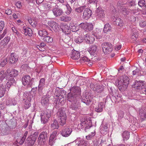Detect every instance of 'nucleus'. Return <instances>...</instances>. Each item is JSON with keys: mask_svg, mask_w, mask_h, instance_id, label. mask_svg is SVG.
<instances>
[{"mask_svg": "<svg viewBox=\"0 0 146 146\" xmlns=\"http://www.w3.org/2000/svg\"><path fill=\"white\" fill-rule=\"evenodd\" d=\"M66 6L67 9L66 13L67 15H69L72 12V8L70 5L68 3L66 5Z\"/></svg>", "mask_w": 146, "mask_h": 146, "instance_id": "obj_53", "label": "nucleus"}, {"mask_svg": "<svg viewBox=\"0 0 146 146\" xmlns=\"http://www.w3.org/2000/svg\"><path fill=\"white\" fill-rule=\"evenodd\" d=\"M131 31L132 33L131 36V38L133 40H135L138 36L137 31L134 29H132Z\"/></svg>", "mask_w": 146, "mask_h": 146, "instance_id": "obj_37", "label": "nucleus"}, {"mask_svg": "<svg viewBox=\"0 0 146 146\" xmlns=\"http://www.w3.org/2000/svg\"><path fill=\"white\" fill-rule=\"evenodd\" d=\"M49 101L48 98L42 97L41 100V103L43 106H46L48 103Z\"/></svg>", "mask_w": 146, "mask_h": 146, "instance_id": "obj_44", "label": "nucleus"}, {"mask_svg": "<svg viewBox=\"0 0 146 146\" xmlns=\"http://www.w3.org/2000/svg\"><path fill=\"white\" fill-rule=\"evenodd\" d=\"M72 131V128L68 126L62 130L61 134L63 137H68L71 134Z\"/></svg>", "mask_w": 146, "mask_h": 146, "instance_id": "obj_18", "label": "nucleus"}, {"mask_svg": "<svg viewBox=\"0 0 146 146\" xmlns=\"http://www.w3.org/2000/svg\"><path fill=\"white\" fill-rule=\"evenodd\" d=\"M18 59V56L13 53H12L9 57V61L11 64H14Z\"/></svg>", "mask_w": 146, "mask_h": 146, "instance_id": "obj_33", "label": "nucleus"}, {"mask_svg": "<svg viewBox=\"0 0 146 146\" xmlns=\"http://www.w3.org/2000/svg\"><path fill=\"white\" fill-rule=\"evenodd\" d=\"M29 100H25V102L24 108L25 109H27L31 106V104Z\"/></svg>", "mask_w": 146, "mask_h": 146, "instance_id": "obj_51", "label": "nucleus"}, {"mask_svg": "<svg viewBox=\"0 0 146 146\" xmlns=\"http://www.w3.org/2000/svg\"><path fill=\"white\" fill-rule=\"evenodd\" d=\"M45 84V79L44 78L40 79L38 88V93L39 95H41L42 92V90Z\"/></svg>", "mask_w": 146, "mask_h": 146, "instance_id": "obj_15", "label": "nucleus"}, {"mask_svg": "<svg viewBox=\"0 0 146 146\" xmlns=\"http://www.w3.org/2000/svg\"><path fill=\"white\" fill-rule=\"evenodd\" d=\"M22 52L21 53L22 55L25 57L27 56V48H24L22 49Z\"/></svg>", "mask_w": 146, "mask_h": 146, "instance_id": "obj_57", "label": "nucleus"}, {"mask_svg": "<svg viewBox=\"0 0 146 146\" xmlns=\"http://www.w3.org/2000/svg\"><path fill=\"white\" fill-rule=\"evenodd\" d=\"M80 104L77 102L75 103H72L70 106V108L71 109L76 111L80 109Z\"/></svg>", "mask_w": 146, "mask_h": 146, "instance_id": "obj_35", "label": "nucleus"}, {"mask_svg": "<svg viewBox=\"0 0 146 146\" xmlns=\"http://www.w3.org/2000/svg\"><path fill=\"white\" fill-rule=\"evenodd\" d=\"M71 20V18L67 16H63L60 18V20L62 21L67 22Z\"/></svg>", "mask_w": 146, "mask_h": 146, "instance_id": "obj_49", "label": "nucleus"}, {"mask_svg": "<svg viewBox=\"0 0 146 146\" xmlns=\"http://www.w3.org/2000/svg\"><path fill=\"white\" fill-rule=\"evenodd\" d=\"M5 123L9 127L13 128L15 127L16 126L17 123L16 121L13 117L10 119H7L5 120Z\"/></svg>", "mask_w": 146, "mask_h": 146, "instance_id": "obj_16", "label": "nucleus"}, {"mask_svg": "<svg viewBox=\"0 0 146 146\" xmlns=\"http://www.w3.org/2000/svg\"><path fill=\"white\" fill-rule=\"evenodd\" d=\"M70 29V30H71L72 32H75L77 31L76 27L74 25L71 26V27H69Z\"/></svg>", "mask_w": 146, "mask_h": 146, "instance_id": "obj_64", "label": "nucleus"}, {"mask_svg": "<svg viewBox=\"0 0 146 146\" xmlns=\"http://www.w3.org/2000/svg\"><path fill=\"white\" fill-rule=\"evenodd\" d=\"M84 40V38L82 37H78V38L75 39L74 41L78 44H80Z\"/></svg>", "mask_w": 146, "mask_h": 146, "instance_id": "obj_54", "label": "nucleus"}, {"mask_svg": "<svg viewBox=\"0 0 146 146\" xmlns=\"http://www.w3.org/2000/svg\"><path fill=\"white\" fill-rule=\"evenodd\" d=\"M42 40L45 42H52L53 41V39L52 37L47 36L44 37Z\"/></svg>", "mask_w": 146, "mask_h": 146, "instance_id": "obj_46", "label": "nucleus"}, {"mask_svg": "<svg viewBox=\"0 0 146 146\" xmlns=\"http://www.w3.org/2000/svg\"><path fill=\"white\" fill-rule=\"evenodd\" d=\"M81 59L84 62H89L90 61V60L86 56L81 57Z\"/></svg>", "mask_w": 146, "mask_h": 146, "instance_id": "obj_62", "label": "nucleus"}, {"mask_svg": "<svg viewBox=\"0 0 146 146\" xmlns=\"http://www.w3.org/2000/svg\"><path fill=\"white\" fill-rule=\"evenodd\" d=\"M79 27L87 32L91 31L93 29V26L91 23H82L79 25Z\"/></svg>", "mask_w": 146, "mask_h": 146, "instance_id": "obj_4", "label": "nucleus"}, {"mask_svg": "<svg viewBox=\"0 0 146 146\" xmlns=\"http://www.w3.org/2000/svg\"><path fill=\"white\" fill-rule=\"evenodd\" d=\"M52 11L54 15L56 17L61 16L63 13L62 9L56 5L53 9Z\"/></svg>", "mask_w": 146, "mask_h": 146, "instance_id": "obj_6", "label": "nucleus"}, {"mask_svg": "<svg viewBox=\"0 0 146 146\" xmlns=\"http://www.w3.org/2000/svg\"><path fill=\"white\" fill-rule=\"evenodd\" d=\"M92 98L91 95L87 94L83 96L81 99V101L87 105H89L92 102Z\"/></svg>", "mask_w": 146, "mask_h": 146, "instance_id": "obj_9", "label": "nucleus"}, {"mask_svg": "<svg viewBox=\"0 0 146 146\" xmlns=\"http://www.w3.org/2000/svg\"><path fill=\"white\" fill-rule=\"evenodd\" d=\"M57 120H55L51 125V127L52 129H58L59 128Z\"/></svg>", "mask_w": 146, "mask_h": 146, "instance_id": "obj_45", "label": "nucleus"}, {"mask_svg": "<svg viewBox=\"0 0 146 146\" xmlns=\"http://www.w3.org/2000/svg\"><path fill=\"white\" fill-rule=\"evenodd\" d=\"M97 46L95 45H92L90 47L89 52L91 55L96 56L98 52L97 50Z\"/></svg>", "mask_w": 146, "mask_h": 146, "instance_id": "obj_29", "label": "nucleus"}, {"mask_svg": "<svg viewBox=\"0 0 146 146\" xmlns=\"http://www.w3.org/2000/svg\"><path fill=\"white\" fill-rule=\"evenodd\" d=\"M48 135L46 131L41 132L39 135L38 138V144L40 145H43L46 143L48 139Z\"/></svg>", "mask_w": 146, "mask_h": 146, "instance_id": "obj_3", "label": "nucleus"}, {"mask_svg": "<svg viewBox=\"0 0 146 146\" xmlns=\"http://www.w3.org/2000/svg\"><path fill=\"white\" fill-rule=\"evenodd\" d=\"M80 124L82 126H84V125H86L84 129L85 132H87V129H89L92 126L91 121L89 119L86 118H84L82 120Z\"/></svg>", "mask_w": 146, "mask_h": 146, "instance_id": "obj_5", "label": "nucleus"}, {"mask_svg": "<svg viewBox=\"0 0 146 146\" xmlns=\"http://www.w3.org/2000/svg\"><path fill=\"white\" fill-rule=\"evenodd\" d=\"M111 20L113 21L114 24L117 25L120 27H121L123 25V20L120 18H117L116 17L113 16L111 18Z\"/></svg>", "mask_w": 146, "mask_h": 146, "instance_id": "obj_20", "label": "nucleus"}, {"mask_svg": "<svg viewBox=\"0 0 146 146\" xmlns=\"http://www.w3.org/2000/svg\"><path fill=\"white\" fill-rule=\"evenodd\" d=\"M62 32L66 34H68L70 33V30L68 25L64 23H61L60 27Z\"/></svg>", "mask_w": 146, "mask_h": 146, "instance_id": "obj_22", "label": "nucleus"}, {"mask_svg": "<svg viewBox=\"0 0 146 146\" xmlns=\"http://www.w3.org/2000/svg\"><path fill=\"white\" fill-rule=\"evenodd\" d=\"M80 57V53L79 52L74 50L72 51L71 57L72 59L76 60L78 59Z\"/></svg>", "mask_w": 146, "mask_h": 146, "instance_id": "obj_31", "label": "nucleus"}, {"mask_svg": "<svg viewBox=\"0 0 146 146\" xmlns=\"http://www.w3.org/2000/svg\"><path fill=\"white\" fill-rule=\"evenodd\" d=\"M30 79L31 77L29 75H26L23 76L22 78L23 84L24 86H28Z\"/></svg>", "mask_w": 146, "mask_h": 146, "instance_id": "obj_25", "label": "nucleus"}, {"mask_svg": "<svg viewBox=\"0 0 146 146\" xmlns=\"http://www.w3.org/2000/svg\"><path fill=\"white\" fill-rule=\"evenodd\" d=\"M130 10L129 9L124 7L122 8L121 9L122 13L124 15H127L129 14Z\"/></svg>", "mask_w": 146, "mask_h": 146, "instance_id": "obj_50", "label": "nucleus"}, {"mask_svg": "<svg viewBox=\"0 0 146 146\" xmlns=\"http://www.w3.org/2000/svg\"><path fill=\"white\" fill-rule=\"evenodd\" d=\"M59 25L57 23V24H55L54 27H53L52 30H53L55 32H57L59 29Z\"/></svg>", "mask_w": 146, "mask_h": 146, "instance_id": "obj_63", "label": "nucleus"}, {"mask_svg": "<svg viewBox=\"0 0 146 146\" xmlns=\"http://www.w3.org/2000/svg\"><path fill=\"white\" fill-rule=\"evenodd\" d=\"M96 15L97 19L101 20L105 17L104 11L101 7H99L97 9L96 11Z\"/></svg>", "mask_w": 146, "mask_h": 146, "instance_id": "obj_7", "label": "nucleus"}, {"mask_svg": "<svg viewBox=\"0 0 146 146\" xmlns=\"http://www.w3.org/2000/svg\"><path fill=\"white\" fill-rule=\"evenodd\" d=\"M8 82L6 83V87L7 89H9L12 86H15L16 84V82L13 78L10 77L9 76H7L6 78Z\"/></svg>", "mask_w": 146, "mask_h": 146, "instance_id": "obj_14", "label": "nucleus"}, {"mask_svg": "<svg viewBox=\"0 0 146 146\" xmlns=\"http://www.w3.org/2000/svg\"><path fill=\"white\" fill-rule=\"evenodd\" d=\"M122 136L124 140H127L129 138V133L128 131H125L123 133Z\"/></svg>", "mask_w": 146, "mask_h": 146, "instance_id": "obj_42", "label": "nucleus"}, {"mask_svg": "<svg viewBox=\"0 0 146 146\" xmlns=\"http://www.w3.org/2000/svg\"><path fill=\"white\" fill-rule=\"evenodd\" d=\"M104 106L101 104L96 105L95 108V111L97 112H101L103 111Z\"/></svg>", "mask_w": 146, "mask_h": 146, "instance_id": "obj_38", "label": "nucleus"}, {"mask_svg": "<svg viewBox=\"0 0 146 146\" xmlns=\"http://www.w3.org/2000/svg\"><path fill=\"white\" fill-rule=\"evenodd\" d=\"M57 114L58 116V121L60 125L63 126L66 123L67 116L66 113L63 108H60Z\"/></svg>", "mask_w": 146, "mask_h": 146, "instance_id": "obj_2", "label": "nucleus"}, {"mask_svg": "<svg viewBox=\"0 0 146 146\" xmlns=\"http://www.w3.org/2000/svg\"><path fill=\"white\" fill-rule=\"evenodd\" d=\"M91 134H90L86 136V138L87 140H90L95 135V131L94 132H92Z\"/></svg>", "mask_w": 146, "mask_h": 146, "instance_id": "obj_58", "label": "nucleus"}, {"mask_svg": "<svg viewBox=\"0 0 146 146\" xmlns=\"http://www.w3.org/2000/svg\"><path fill=\"white\" fill-rule=\"evenodd\" d=\"M7 60L6 58H5L3 59L1 61L0 63V65L2 67L4 66L6 64L7 62Z\"/></svg>", "mask_w": 146, "mask_h": 146, "instance_id": "obj_60", "label": "nucleus"}, {"mask_svg": "<svg viewBox=\"0 0 146 146\" xmlns=\"http://www.w3.org/2000/svg\"><path fill=\"white\" fill-rule=\"evenodd\" d=\"M145 0H140L138 2V5L139 6L142 7L145 5Z\"/></svg>", "mask_w": 146, "mask_h": 146, "instance_id": "obj_61", "label": "nucleus"}, {"mask_svg": "<svg viewBox=\"0 0 146 146\" xmlns=\"http://www.w3.org/2000/svg\"><path fill=\"white\" fill-rule=\"evenodd\" d=\"M78 98V97L70 92L68 94L67 100L70 102H75L76 99Z\"/></svg>", "mask_w": 146, "mask_h": 146, "instance_id": "obj_26", "label": "nucleus"}, {"mask_svg": "<svg viewBox=\"0 0 146 146\" xmlns=\"http://www.w3.org/2000/svg\"><path fill=\"white\" fill-rule=\"evenodd\" d=\"M7 76L6 73H5L4 71H1L0 72V82H1Z\"/></svg>", "mask_w": 146, "mask_h": 146, "instance_id": "obj_52", "label": "nucleus"}, {"mask_svg": "<svg viewBox=\"0 0 146 146\" xmlns=\"http://www.w3.org/2000/svg\"><path fill=\"white\" fill-rule=\"evenodd\" d=\"M35 93H33L32 95L31 93H30L29 95V96L27 97L28 98L27 100H29V101L30 102L31 100H34L35 98Z\"/></svg>", "mask_w": 146, "mask_h": 146, "instance_id": "obj_56", "label": "nucleus"}, {"mask_svg": "<svg viewBox=\"0 0 146 146\" xmlns=\"http://www.w3.org/2000/svg\"><path fill=\"white\" fill-rule=\"evenodd\" d=\"M36 141L35 139L29 137L25 141V143L27 144L28 146H32L35 143Z\"/></svg>", "mask_w": 146, "mask_h": 146, "instance_id": "obj_30", "label": "nucleus"}, {"mask_svg": "<svg viewBox=\"0 0 146 146\" xmlns=\"http://www.w3.org/2000/svg\"><path fill=\"white\" fill-rule=\"evenodd\" d=\"M1 135H4L9 134L10 133V128L6 125L3 126L1 129Z\"/></svg>", "mask_w": 146, "mask_h": 146, "instance_id": "obj_21", "label": "nucleus"}, {"mask_svg": "<svg viewBox=\"0 0 146 146\" xmlns=\"http://www.w3.org/2000/svg\"><path fill=\"white\" fill-rule=\"evenodd\" d=\"M6 86L0 82V98L3 97L5 93Z\"/></svg>", "mask_w": 146, "mask_h": 146, "instance_id": "obj_34", "label": "nucleus"}, {"mask_svg": "<svg viewBox=\"0 0 146 146\" xmlns=\"http://www.w3.org/2000/svg\"><path fill=\"white\" fill-rule=\"evenodd\" d=\"M38 34L40 36L43 37V38L48 35L47 32L44 29L39 31Z\"/></svg>", "mask_w": 146, "mask_h": 146, "instance_id": "obj_41", "label": "nucleus"}, {"mask_svg": "<svg viewBox=\"0 0 146 146\" xmlns=\"http://www.w3.org/2000/svg\"><path fill=\"white\" fill-rule=\"evenodd\" d=\"M84 40L87 43L92 44L94 41L95 39L94 37L87 34L85 35Z\"/></svg>", "mask_w": 146, "mask_h": 146, "instance_id": "obj_27", "label": "nucleus"}, {"mask_svg": "<svg viewBox=\"0 0 146 146\" xmlns=\"http://www.w3.org/2000/svg\"><path fill=\"white\" fill-rule=\"evenodd\" d=\"M10 39V36H7L2 40L0 42V49L6 46L9 42Z\"/></svg>", "mask_w": 146, "mask_h": 146, "instance_id": "obj_23", "label": "nucleus"}, {"mask_svg": "<svg viewBox=\"0 0 146 146\" xmlns=\"http://www.w3.org/2000/svg\"><path fill=\"white\" fill-rule=\"evenodd\" d=\"M110 80L111 81V82H113L117 86H121L123 84L126 85L129 83V78L125 75H123L121 76L119 79H117V76H110Z\"/></svg>", "mask_w": 146, "mask_h": 146, "instance_id": "obj_1", "label": "nucleus"}, {"mask_svg": "<svg viewBox=\"0 0 146 146\" xmlns=\"http://www.w3.org/2000/svg\"><path fill=\"white\" fill-rule=\"evenodd\" d=\"M66 92L64 90H60L58 96V95H56V96L58 98H64V96L66 94Z\"/></svg>", "mask_w": 146, "mask_h": 146, "instance_id": "obj_43", "label": "nucleus"}, {"mask_svg": "<svg viewBox=\"0 0 146 146\" xmlns=\"http://www.w3.org/2000/svg\"><path fill=\"white\" fill-rule=\"evenodd\" d=\"M110 26L109 23L106 24L103 29V32L104 33H108L109 32Z\"/></svg>", "mask_w": 146, "mask_h": 146, "instance_id": "obj_47", "label": "nucleus"}, {"mask_svg": "<svg viewBox=\"0 0 146 146\" xmlns=\"http://www.w3.org/2000/svg\"><path fill=\"white\" fill-rule=\"evenodd\" d=\"M103 87L99 84H96L95 88L94 89V91L96 92L100 93L103 90Z\"/></svg>", "mask_w": 146, "mask_h": 146, "instance_id": "obj_39", "label": "nucleus"}, {"mask_svg": "<svg viewBox=\"0 0 146 146\" xmlns=\"http://www.w3.org/2000/svg\"><path fill=\"white\" fill-rule=\"evenodd\" d=\"M19 74L18 70L14 69L11 70L7 76H9V77L13 78L17 76Z\"/></svg>", "mask_w": 146, "mask_h": 146, "instance_id": "obj_36", "label": "nucleus"}, {"mask_svg": "<svg viewBox=\"0 0 146 146\" xmlns=\"http://www.w3.org/2000/svg\"><path fill=\"white\" fill-rule=\"evenodd\" d=\"M23 32L26 35L31 36L33 35V32L31 29L29 27L24 26L23 28Z\"/></svg>", "mask_w": 146, "mask_h": 146, "instance_id": "obj_24", "label": "nucleus"}, {"mask_svg": "<svg viewBox=\"0 0 146 146\" xmlns=\"http://www.w3.org/2000/svg\"><path fill=\"white\" fill-rule=\"evenodd\" d=\"M140 117L142 119L146 118V108H142L139 110Z\"/></svg>", "mask_w": 146, "mask_h": 146, "instance_id": "obj_32", "label": "nucleus"}, {"mask_svg": "<svg viewBox=\"0 0 146 146\" xmlns=\"http://www.w3.org/2000/svg\"><path fill=\"white\" fill-rule=\"evenodd\" d=\"M86 7L85 5H84L78 7L75 9V12L77 15L76 17L78 19L80 18L82 15V13L84 11L85 8Z\"/></svg>", "mask_w": 146, "mask_h": 146, "instance_id": "obj_8", "label": "nucleus"}, {"mask_svg": "<svg viewBox=\"0 0 146 146\" xmlns=\"http://www.w3.org/2000/svg\"><path fill=\"white\" fill-rule=\"evenodd\" d=\"M8 82L6 83V87L7 89H9L12 86H15L16 84V82L13 78L10 77L9 76H7L6 78Z\"/></svg>", "mask_w": 146, "mask_h": 146, "instance_id": "obj_13", "label": "nucleus"}, {"mask_svg": "<svg viewBox=\"0 0 146 146\" xmlns=\"http://www.w3.org/2000/svg\"><path fill=\"white\" fill-rule=\"evenodd\" d=\"M70 91L71 93L79 98L81 95V89L79 86H74L70 88Z\"/></svg>", "mask_w": 146, "mask_h": 146, "instance_id": "obj_10", "label": "nucleus"}, {"mask_svg": "<svg viewBox=\"0 0 146 146\" xmlns=\"http://www.w3.org/2000/svg\"><path fill=\"white\" fill-rule=\"evenodd\" d=\"M127 4L128 5V6L129 7H134L135 5V2L134 1H131L127 3Z\"/></svg>", "mask_w": 146, "mask_h": 146, "instance_id": "obj_59", "label": "nucleus"}, {"mask_svg": "<svg viewBox=\"0 0 146 146\" xmlns=\"http://www.w3.org/2000/svg\"><path fill=\"white\" fill-rule=\"evenodd\" d=\"M8 82L6 83V87L7 89H9L12 86H15L16 84V82L13 78L10 77L9 76H7L6 78Z\"/></svg>", "mask_w": 146, "mask_h": 146, "instance_id": "obj_12", "label": "nucleus"}, {"mask_svg": "<svg viewBox=\"0 0 146 146\" xmlns=\"http://www.w3.org/2000/svg\"><path fill=\"white\" fill-rule=\"evenodd\" d=\"M109 44V42H106L103 43L102 45L103 52L106 54H109V52H110Z\"/></svg>", "mask_w": 146, "mask_h": 146, "instance_id": "obj_28", "label": "nucleus"}, {"mask_svg": "<svg viewBox=\"0 0 146 146\" xmlns=\"http://www.w3.org/2000/svg\"><path fill=\"white\" fill-rule=\"evenodd\" d=\"M92 14V10L86 7L83 13V18L86 20H87L91 17Z\"/></svg>", "mask_w": 146, "mask_h": 146, "instance_id": "obj_17", "label": "nucleus"}, {"mask_svg": "<svg viewBox=\"0 0 146 146\" xmlns=\"http://www.w3.org/2000/svg\"><path fill=\"white\" fill-rule=\"evenodd\" d=\"M92 34L97 39H100L102 37L100 31L99 29L97 30L96 31L94 32Z\"/></svg>", "mask_w": 146, "mask_h": 146, "instance_id": "obj_40", "label": "nucleus"}, {"mask_svg": "<svg viewBox=\"0 0 146 146\" xmlns=\"http://www.w3.org/2000/svg\"><path fill=\"white\" fill-rule=\"evenodd\" d=\"M145 82L143 81H135L133 87L136 88L137 89L142 90L144 87V85Z\"/></svg>", "mask_w": 146, "mask_h": 146, "instance_id": "obj_11", "label": "nucleus"}, {"mask_svg": "<svg viewBox=\"0 0 146 146\" xmlns=\"http://www.w3.org/2000/svg\"><path fill=\"white\" fill-rule=\"evenodd\" d=\"M51 116V113L48 112L42 113L41 115V121L42 123L44 124L48 120Z\"/></svg>", "mask_w": 146, "mask_h": 146, "instance_id": "obj_19", "label": "nucleus"}, {"mask_svg": "<svg viewBox=\"0 0 146 146\" xmlns=\"http://www.w3.org/2000/svg\"><path fill=\"white\" fill-rule=\"evenodd\" d=\"M47 24L52 29L53 27H54L55 24H57V23L53 21H48Z\"/></svg>", "mask_w": 146, "mask_h": 146, "instance_id": "obj_55", "label": "nucleus"}, {"mask_svg": "<svg viewBox=\"0 0 146 146\" xmlns=\"http://www.w3.org/2000/svg\"><path fill=\"white\" fill-rule=\"evenodd\" d=\"M57 102L56 103H57L58 102V104L60 105L61 106H62L66 102V100L64 99V98H57Z\"/></svg>", "mask_w": 146, "mask_h": 146, "instance_id": "obj_48", "label": "nucleus"}]
</instances>
